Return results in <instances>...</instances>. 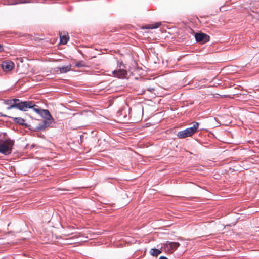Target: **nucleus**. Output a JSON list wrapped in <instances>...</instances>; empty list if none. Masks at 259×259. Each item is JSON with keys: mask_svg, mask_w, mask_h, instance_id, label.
Listing matches in <instances>:
<instances>
[{"mask_svg": "<svg viewBox=\"0 0 259 259\" xmlns=\"http://www.w3.org/2000/svg\"><path fill=\"white\" fill-rule=\"evenodd\" d=\"M57 71L59 70L60 73H66L70 70V66H63L56 68Z\"/></svg>", "mask_w": 259, "mask_h": 259, "instance_id": "12", "label": "nucleus"}, {"mask_svg": "<svg viewBox=\"0 0 259 259\" xmlns=\"http://www.w3.org/2000/svg\"><path fill=\"white\" fill-rule=\"evenodd\" d=\"M140 120H141V111H139L137 119H136L135 121V122H138V121H139Z\"/></svg>", "mask_w": 259, "mask_h": 259, "instance_id": "16", "label": "nucleus"}, {"mask_svg": "<svg viewBox=\"0 0 259 259\" xmlns=\"http://www.w3.org/2000/svg\"><path fill=\"white\" fill-rule=\"evenodd\" d=\"M194 36L196 41L202 44L207 42L210 39V36L209 35L202 32L196 33Z\"/></svg>", "mask_w": 259, "mask_h": 259, "instance_id": "5", "label": "nucleus"}, {"mask_svg": "<svg viewBox=\"0 0 259 259\" xmlns=\"http://www.w3.org/2000/svg\"><path fill=\"white\" fill-rule=\"evenodd\" d=\"M76 67H81L85 66V63L83 61H80L76 63Z\"/></svg>", "mask_w": 259, "mask_h": 259, "instance_id": "14", "label": "nucleus"}, {"mask_svg": "<svg viewBox=\"0 0 259 259\" xmlns=\"http://www.w3.org/2000/svg\"><path fill=\"white\" fill-rule=\"evenodd\" d=\"M33 106L29 109H32L33 111L39 114L45 119L39 122L35 128V131H44L48 127H52L53 119L48 110L41 109L37 108L38 106L32 101Z\"/></svg>", "mask_w": 259, "mask_h": 259, "instance_id": "1", "label": "nucleus"}, {"mask_svg": "<svg viewBox=\"0 0 259 259\" xmlns=\"http://www.w3.org/2000/svg\"><path fill=\"white\" fill-rule=\"evenodd\" d=\"M14 141L10 139H7L0 142V153L8 154L12 152Z\"/></svg>", "mask_w": 259, "mask_h": 259, "instance_id": "4", "label": "nucleus"}, {"mask_svg": "<svg viewBox=\"0 0 259 259\" xmlns=\"http://www.w3.org/2000/svg\"><path fill=\"white\" fill-rule=\"evenodd\" d=\"M60 42L62 44H66L68 42L69 37L67 35H62V33H60Z\"/></svg>", "mask_w": 259, "mask_h": 259, "instance_id": "11", "label": "nucleus"}, {"mask_svg": "<svg viewBox=\"0 0 259 259\" xmlns=\"http://www.w3.org/2000/svg\"><path fill=\"white\" fill-rule=\"evenodd\" d=\"M161 25L160 22H157L155 24H148L143 27V29H155L157 28Z\"/></svg>", "mask_w": 259, "mask_h": 259, "instance_id": "10", "label": "nucleus"}, {"mask_svg": "<svg viewBox=\"0 0 259 259\" xmlns=\"http://www.w3.org/2000/svg\"><path fill=\"white\" fill-rule=\"evenodd\" d=\"M0 117H8V116L6 115L2 114V113H0ZM8 117L9 118H11V117H10V116H8ZM12 118L13 119V121L16 123H17L20 125L25 126V127H27L28 126L27 124L25 123V120L21 117H12Z\"/></svg>", "mask_w": 259, "mask_h": 259, "instance_id": "8", "label": "nucleus"}, {"mask_svg": "<svg viewBox=\"0 0 259 259\" xmlns=\"http://www.w3.org/2000/svg\"><path fill=\"white\" fill-rule=\"evenodd\" d=\"M180 246V243L175 242L166 241L164 244L165 250L170 253H172Z\"/></svg>", "mask_w": 259, "mask_h": 259, "instance_id": "6", "label": "nucleus"}, {"mask_svg": "<svg viewBox=\"0 0 259 259\" xmlns=\"http://www.w3.org/2000/svg\"><path fill=\"white\" fill-rule=\"evenodd\" d=\"M4 103L9 105L7 107V109L8 110L12 108H17L23 111H26L29 108L32 107L33 106L32 101H23L17 98L6 100L4 101Z\"/></svg>", "mask_w": 259, "mask_h": 259, "instance_id": "2", "label": "nucleus"}, {"mask_svg": "<svg viewBox=\"0 0 259 259\" xmlns=\"http://www.w3.org/2000/svg\"><path fill=\"white\" fill-rule=\"evenodd\" d=\"M159 259H168V258H167L165 256H161L159 257Z\"/></svg>", "mask_w": 259, "mask_h": 259, "instance_id": "17", "label": "nucleus"}, {"mask_svg": "<svg viewBox=\"0 0 259 259\" xmlns=\"http://www.w3.org/2000/svg\"><path fill=\"white\" fill-rule=\"evenodd\" d=\"M2 50V46L0 45V51Z\"/></svg>", "mask_w": 259, "mask_h": 259, "instance_id": "18", "label": "nucleus"}, {"mask_svg": "<svg viewBox=\"0 0 259 259\" xmlns=\"http://www.w3.org/2000/svg\"><path fill=\"white\" fill-rule=\"evenodd\" d=\"M199 124L198 122H193L192 126L179 132L177 134V136L180 139H183L192 136L196 132L198 128Z\"/></svg>", "mask_w": 259, "mask_h": 259, "instance_id": "3", "label": "nucleus"}, {"mask_svg": "<svg viewBox=\"0 0 259 259\" xmlns=\"http://www.w3.org/2000/svg\"><path fill=\"white\" fill-rule=\"evenodd\" d=\"M14 63L9 60L3 61L1 64L2 68L5 72H9L12 70L14 67Z\"/></svg>", "mask_w": 259, "mask_h": 259, "instance_id": "7", "label": "nucleus"}, {"mask_svg": "<svg viewBox=\"0 0 259 259\" xmlns=\"http://www.w3.org/2000/svg\"><path fill=\"white\" fill-rule=\"evenodd\" d=\"M161 253V251L156 248H152L150 251V254L153 256H157Z\"/></svg>", "mask_w": 259, "mask_h": 259, "instance_id": "13", "label": "nucleus"}, {"mask_svg": "<svg viewBox=\"0 0 259 259\" xmlns=\"http://www.w3.org/2000/svg\"><path fill=\"white\" fill-rule=\"evenodd\" d=\"M112 73L114 76H116L119 78H126L127 74V73L125 70L121 68L118 70L113 71Z\"/></svg>", "mask_w": 259, "mask_h": 259, "instance_id": "9", "label": "nucleus"}, {"mask_svg": "<svg viewBox=\"0 0 259 259\" xmlns=\"http://www.w3.org/2000/svg\"><path fill=\"white\" fill-rule=\"evenodd\" d=\"M135 111H131V112H130L129 113V115H130V116L131 118L132 117H135Z\"/></svg>", "mask_w": 259, "mask_h": 259, "instance_id": "15", "label": "nucleus"}, {"mask_svg": "<svg viewBox=\"0 0 259 259\" xmlns=\"http://www.w3.org/2000/svg\"><path fill=\"white\" fill-rule=\"evenodd\" d=\"M23 3H27V2H23Z\"/></svg>", "mask_w": 259, "mask_h": 259, "instance_id": "19", "label": "nucleus"}]
</instances>
